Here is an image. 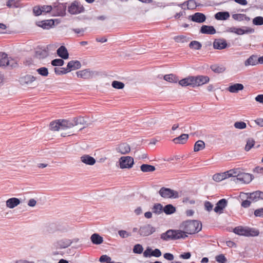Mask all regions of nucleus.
I'll list each match as a JSON object with an SVG mask.
<instances>
[{"label":"nucleus","mask_w":263,"mask_h":263,"mask_svg":"<svg viewBox=\"0 0 263 263\" xmlns=\"http://www.w3.org/2000/svg\"><path fill=\"white\" fill-rule=\"evenodd\" d=\"M182 228L184 231L169 230L162 234L161 238L167 241L185 238L186 234H193L201 231L202 224L198 220H187L182 223Z\"/></svg>","instance_id":"nucleus-1"},{"label":"nucleus","mask_w":263,"mask_h":263,"mask_svg":"<svg viewBox=\"0 0 263 263\" xmlns=\"http://www.w3.org/2000/svg\"><path fill=\"white\" fill-rule=\"evenodd\" d=\"M235 173L233 174V181L237 182L238 180L245 183H249L253 179V175L249 173L241 172L239 169H233Z\"/></svg>","instance_id":"nucleus-2"},{"label":"nucleus","mask_w":263,"mask_h":263,"mask_svg":"<svg viewBox=\"0 0 263 263\" xmlns=\"http://www.w3.org/2000/svg\"><path fill=\"white\" fill-rule=\"evenodd\" d=\"M160 195L164 198H178L179 193L169 188L162 187L159 191Z\"/></svg>","instance_id":"nucleus-3"},{"label":"nucleus","mask_w":263,"mask_h":263,"mask_svg":"<svg viewBox=\"0 0 263 263\" xmlns=\"http://www.w3.org/2000/svg\"><path fill=\"white\" fill-rule=\"evenodd\" d=\"M246 29H243L240 28H237L235 27H229L227 29V31L234 33L238 35H242L244 34H249V33H253L254 32V29L249 27H245Z\"/></svg>","instance_id":"nucleus-4"},{"label":"nucleus","mask_w":263,"mask_h":263,"mask_svg":"<svg viewBox=\"0 0 263 263\" xmlns=\"http://www.w3.org/2000/svg\"><path fill=\"white\" fill-rule=\"evenodd\" d=\"M134 164V159L130 156H123L119 159L120 167L122 169L130 168Z\"/></svg>","instance_id":"nucleus-5"},{"label":"nucleus","mask_w":263,"mask_h":263,"mask_svg":"<svg viewBox=\"0 0 263 263\" xmlns=\"http://www.w3.org/2000/svg\"><path fill=\"white\" fill-rule=\"evenodd\" d=\"M84 11V7L77 1H74L68 8V11L71 14H79Z\"/></svg>","instance_id":"nucleus-6"},{"label":"nucleus","mask_w":263,"mask_h":263,"mask_svg":"<svg viewBox=\"0 0 263 263\" xmlns=\"http://www.w3.org/2000/svg\"><path fill=\"white\" fill-rule=\"evenodd\" d=\"M233 174L235 173L232 169L223 173L216 174L213 175V179L216 182H220L228 178L233 177Z\"/></svg>","instance_id":"nucleus-7"},{"label":"nucleus","mask_w":263,"mask_h":263,"mask_svg":"<svg viewBox=\"0 0 263 263\" xmlns=\"http://www.w3.org/2000/svg\"><path fill=\"white\" fill-rule=\"evenodd\" d=\"M77 75L79 78L88 79L98 75V73L97 71H91L89 69H86L77 71Z\"/></svg>","instance_id":"nucleus-8"},{"label":"nucleus","mask_w":263,"mask_h":263,"mask_svg":"<svg viewBox=\"0 0 263 263\" xmlns=\"http://www.w3.org/2000/svg\"><path fill=\"white\" fill-rule=\"evenodd\" d=\"M66 4L59 3L52 7V14L57 16H63L65 14Z\"/></svg>","instance_id":"nucleus-9"},{"label":"nucleus","mask_w":263,"mask_h":263,"mask_svg":"<svg viewBox=\"0 0 263 263\" xmlns=\"http://www.w3.org/2000/svg\"><path fill=\"white\" fill-rule=\"evenodd\" d=\"M16 64L12 59L9 60L7 54L4 52H0V67L1 66H10L12 67L14 64Z\"/></svg>","instance_id":"nucleus-10"},{"label":"nucleus","mask_w":263,"mask_h":263,"mask_svg":"<svg viewBox=\"0 0 263 263\" xmlns=\"http://www.w3.org/2000/svg\"><path fill=\"white\" fill-rule=\"evenodd\" d=\"M155 231V228L150 224H145L140 227L139 233L140 235L146 236L152 234Z\"/></svg>","instance_id":"nucleus-11"},{"label":"nucleus","mask_w":263,"mask_h":263,"mask_svg":"<svg viewBox=\"0 0 263 263\" xmlns=\"http://www.w3.org/2000/svg\"><path fill=\"white\" fill-rule=\"evenodd\" d=\"M79 241V239L77 238L70 239L64 238L60 239L57 241V245L59 247H69L72 244H76Z\"/></svg>","instance_id":"nucleus-12"},{"label":"nucleus","mask_w":263,"mask_h":263,"mask_svg":"<svg viewBox=\"0 0 263 263\" xmlns=\"http://www.w3.org/2000/svg\"><path fill=\"white\" fill-rule=\"evenodd\" d=\"M36 80V78L30 74H26L20 78L19 82L21 85L27 86L31 84Z\"/></svg>","instance_id":"nucleus-13"},{"label":"nucleus","mask_w":263,"mask_h":263,"mask_svg":"<svg viewBox=\"0 0 263 263\" xmlns=\"http://www.w3.org/2000/svg\"><path fill=\"white\" fill-rule=\"evenodd\" d=\"M161 255V252L158 249L153 250L151 248H147V249L143 252V256L144 257H151L154 256L159 257Z\"/></svg>","instance_id":"nucleus-14"},{"label":"nucleus","mask_w":263,"mask_h":263,"mask_svg":"<svg viewBox=\"0 0 263 263\" xmlns=\"http://www.w3.org/2000/svg\"><path fill=\"white\" fill-rule=\"evenodd\" d=\"M116 151L122 155H125L130 152V147L127 143H122L116 147Z\"/></svg>","instance_id":"nucleus-15"},{"label":"nucleus","mask_w":263,"mask_h":263,"mask_svg":"<svg viewBox=\"0 0 263 263\" xmlns=\"http://www.w3.org/2000/svg\"><path fill=\"white\" fill-rule=\"evenodd\" d=\"M247 195V199L253 202H256L260 199H263V192L259 191H257L249 194L248 193Z\"/></svg>","instance_id":"nucleus-16"},{"label":"nucleus","mask_w":263,"mask_h":263,"mask_svg":"<svg viewBox=\"0 0 263 263\" xmlns=\"http://www.w3.org/2000/svg\"><path fill=\"white\" fill-rule=\"evenodd\" d=\"M227 200L226 199H221L218 201L216 204V206L214 209V211L216 213H222L223 209L227 205Z\"/></svg>","instance_id":"nucleus-17"},{"label":"nucleus","mask_w":263,"mask_h":263,"mask_svg":"<svg viewBox=\"0 0 263 263\" xmlns=\"http://www.w3.org/2000/svg\"><path fill=\"white\" fill-rule=\"evenodd\" d=\"M227 45V43L224 39H215L213 42V47L216 49L221 50L225 49Z\"/></svg>","instance_id":"nucleus-18"},{"label":"nucleus","mask_w":263,"mask_h":263,"mask_svg":"<svg viewBox=\"0 0 263 263\" xmlns=\"http://www.w3.org/2000/svg\"><path fill=\"white\" fill-rule=\"evenodd\" d=\"M191 20L193 22L201 23L204 22L206 20L205 15L202 13L196 12L194 14L190 16Z\"/></svg>","instance_id":"nucleus-19"},{"label":"nucleus","mask_w":263,"mask_h":263,"mask_svg":"<svg viewBox=\"0 0 263 263\" xmlns=\"http://www.w3.org/2000/svg\"><path fill=\"white\" fill-rule=\"evenodd\" d=\"M81 67V64L79 61H70L67 64L66 69L68 72H69L71 70L78 69Z\"/></svg>","instance_id":"nucleus-20"},{"label":"nucleus","mask_w":263,"mask_h":263,"mask_svg":"<svg viewBox=\"0 0 263 263\" xmlns=\"http://www.w3.org/2000/svg\"><path fill=\"white\" fill-rule=\"evenodd\" d=\"M80 160L83 163L89 165H93L96 162V159L93 157L88 155H83L80 157Z\"/></svg>","instance_id":"nucleus-21"},{"label":"nucleus","mask_w":263,"mask_h":263,"mask_svg":"<svg viewBox=\"0 0 263 263\" xmlns=\"http://www.w3.org/2000/svg\"><path fill=\"white\" fill-rule=\"evenodd\" d=\"M258 58L256 55H251L247 60L245 61L244 64L245 66H255L259 64L258 62Z\"/></svg>","instance_id":"nucleus-22"},{"label":"nucleus","mask_w":263,"mask_h":263,"mask_svg":"<svg viewBox=\"0 0 263 263\" xmlns=\"http://www.w3.org/2000/svg\"><path fill=\"white\" fill-rule=\"evenodd\" d=\"M202 34H214L216 31L214 27L212 26L203 25L200 30Z\"/></svg>","instance_id":"nucleus-23"},{"label":"nucleus","mask_w":263,"mask_h":263,"mask_svg":"<svg viewBox=\"0 0 263 263\" xmlns=\"http://www.w3.org/2000/svg\"><path fill=\"white\" fill-rule=\"evenodd\" d=\"M20 202L19 199L13 197L8 199L6 202V204L7 208L13 209L18 205Z\"/></svg>","instance_id":"nucleus-24"},{"label":"nucleus","mask_w":263,"mask_h":263,"mask_svg":"<svg viewBox=\"0 0 263 263\" xmlns=\"http://www.w3.org/2000/svg\"><path fill=\"white\" fill-rule=\"evenodd\" d=\"M196 81L197 87L208 83L210 81V78L206 76L199 75L196 76Z\"/></svg>","instance_id":"nucleus-25"},{"label":"nucleus","mask_w":263,"mask_h":263,"mask_svg":"<svg viewBox=\"0 0 263 263\" xmlns=\"http://www.w3.org/2000/svg\"><path fill=\"white\" fill-rule=\"evenodd\" d=\"M57 54L63 59H67L69 57V53L66 48L61 46L57 50Z\"/></svg>","instance_id":"nucleus-26"},{"label":"nucleus","mask_w":263,"mask_h":263,"mask_svg":"<svg viewBox=\"0 0 263 263\" xmlns=\"http://www.w3.org/2000/svg\"><path fill=\"white\" fill-rule=\"evenodd\" d=\"M90 240L93 245H99L103 242V238L98 233H93L90 236Z\"/></svg>","instance_id":"nucleus-27"},{"label":"nucleus","mask_w":263,"mask_h":263,"mask_svg":"<svg viewBox=\"0 0 263 263\" xmlns=\"http://www.w3.org/2000/svg\"><path fill=\"white\" fill-rule=\"evenodd\" d=\"M243 85L240 83H235L230 85L228 88V90L231 93H237L239 90L243 89Z\"/></svg>","instance_id":"nucleus-28"},{"label":"nucleus","mask_w":263,"mask_h":263,"mask_svg":"<svg viewBox=\"0 0 263 263\" xmlns=\"http://www.w3.org/2000/svg\"><path fill=\"white\" fill-rule=\"evenodd\" d=\"M54 25V22L52 20L40 21L37 23V25L43 29H48Z\"/></svg>","instance_id":"nucleus-29"},{"label":"nucleus","mask_w":263,"mask_h":263,"mask_svg":"<svg viewBox=\"0 0 263 263\" xmlns=\"http://www.w3.org/2000/svg\"><path fill=\"white\" fill-rule=\"evenodd\" d=\"M48 55V51L45 49H37L35 52V57L39 59H43Z\"/></svg>","instance_id":"nucleus-30"},{"label":"nucleus","mask_w":263,"mask_h":263,"mask_svg":"<svg viewBox=\"0 0 263 263\" xmlns=\"http://www.w3.org/2000/svg\"><path fill=\"white\" fill-rule=\"evenodd\" d=\"M188 138V134H182L180 136L174 138L173 141L176 144H184L187 141Z\"/></svg>","instance_id":"nucleus-31"},{"label":"nucleus","mask_w":263,"mask_h":263,"mask_svg":"<svg viewBox=\"0 0 263 263\" xmlns=\"http://www.w3.org/2000/svg\"><path fill=\"white\" fill-rule=\"evenodd\" d=\"M230 17V14L227 11L218 12L215 14V18L217 20H227Z\"/></svg>","instance_id":"nucleus-32"},{"label":"nucleus","mask_w":263,"mask_h":263,"mask_svg":"<svg viewBox=\"0 0 263 263\" xmlns=\"http://www.w3.org/2000/svg\"><path fill=\"white\" fill-rule=\"evenodd\" d=\"M248 227L239 226L234 229V232L238 235L247 236Z\"/></svg>","instance_id":"nucleus-33"},{"label":"nucleus","mask_w":263,"mask_h":263,"mask_svg":"<svg viewBox=\"0 0 263 263\" xmlns=\"http://www.w3.org/2000/svg\"><path fill=\"white\" fill-rule=\"evenodd\" d=\"M57 230V225L54 223H51L45 227L44 231L46 233H53Z\"/></svg>","instance_id":"nucleus-34"},{"label":"nucleus","mask_w":263,"mask_h":263,"mask_svg":"<svg viewBox=\"0 0 263 263\" xmlns=\"http://www.w3.org/2000/svg\"><path fill=\"white\" fill-rule=\"evenodd\" d=\"M243 251H239V255L242 257H250L253 254L252 248H244Z\"/></svg>","instance_id":"nucleus-35"},{"label":"nucleus","mask_w":263,"mask_h":263,"mask_svg":"<svg viewBox=\"0 0 263 263\" xmlns=\"http://www.w3.org/2000/svg\"><path fill=\"white\" fill-rule=\"evenodd\" d=\"M61 127L62 129L70 128L73 127L72 120H60Z\"/></svg>","instance_id":"nucleus-36"},{"label":"nucleus","mask_w":263,"mask_h":263,"mask_svg":"<svg viewBox=\"0 0 263 263\" xmlns=\"http://www.w3.org/2000/svg\"><path fill=\"white\" fill-rule=\"evenodd\" d=\"M141 171L144 173L152 172L155 171V167L153 165L143 164L140 166Z\"/></svg>","instance_id":"nucleus-37"},{"label":"nucleus","mask_w":263,"mask_h":263,"mask_svg":"<svg viewBox=\"0 0 263 263\" xmlns=\"http://www.w3.org/2000/svg\"><path fill=\"white\" fill-rule=\"evenodd\" d=\"M259 234V231L255 228H250L248 227L247 237H255Z\"/></svg>","instance_id":"nucleus-38"},{"label":"nucleus","mask_w":263,"mask_h":263,"mask_svg":"<svg viewBox=\"0 0 263 263\" xmlns=\"http://www.w3.org/2000/svg\"><path fill=\"white\" fill-rule=\"evenodd\" d=\"M211 69L213 71L217 73H222L226 70V68L224 66L222 65H218L217 64L211 65Z\"/></svg>","instance_id":"nucleus-39"},{"label":"nucleus","mask_w":263,"mask_h":263,"mask_svg":"<svg viewBox=\"0 0 263 263\" xmlns=\"http://www.w3.org/2000/svg\"><path fill=\"white\" fill-rule=\"evenodd\" d=\"M176 211V208L172 204H169L166 205L163 208V212L167 215H170Z\"/></svg>","instance_id":"nucleus-40"},{"label":"nucleus","mask_w":263,"mask_h":263,"mask_svg":"<svg viewBox=\"0 0 263 263\" xmlns=\"http://www.w3.org/2000/svg\"><path fill=\"white\" fill-rule=\"evenodd\" d=\"M205 147V143L202 140H198L197 141L194 147V152H198L200 150H202L204 149Z\"/></svg>","instance_id":"nucleus-41"},{"label":"nucleus","mask_w":263,"mask_h":263,"mask_svg":"<svg viewBox=\"0 0 263 263\" xmlns=\"http://www.w3.org/2000/svg\"><path fill=\"white\" fill-rule=\"evenodd\" d=\"M50 128L51 130L57 131L61 129L60 120L51 122L50 123Z\"/></svg>","instance_id":"nucleus-42"},{"label":"nucleus","mask_w":263,"mask_h":263,"mask_svg":"<svg viewBox=\"0 0 263 263\" xmlns=\"http://www.w3.org/2000/svg\"><path fill=\"white\" fill-rule=\"evenodd\" d=\"M72 121L73 126L78 125L79 124L84 125L86 122L84 119L82 117L74 118L72 119Z\"/></svg>","instance_id":"nucleus-43"},{"label":"nucleus","mask_w":263,"mask_h":263,"mask_svg":"<svg viewBox=\"0 0 263 263\" xmlns=\"http://www.w3.org/2000/svg\"><path fill=\"white\" fill-rule=\"evenodd\" d=\"M152 211L156 214H160L163 211V206L160 203H156L152 208Z\"/></svg>","instance_id":"nucleus-44"},{"label":"nucleus","mask_w":263,"mask_h":263,"mask_svg":"<svg viewBox=\"0 0 263 263\" xmlns=\"http://www.w3.org/2000/svg\"><path fill=\"white\" fill-rule=\"evenodd\" d=\"M163 78L165 81L171 83H177L178 81L177 77L173 74H166Z\"/></svg>","instance_id":"nucleus-45"},{"label":"nucleus","mask_w":263,"mask_h":263,"mask_svg":"<svg viewBox=\"0 0 263 263\" xmlns=\"http://www.w3.org/2000/svg\"><path fill=\"white\" fill-rule=\"evenodd\" d=\"M255 141L252 138H249L247 140V143L245 147L246 151H249L254 145Z\"/></svg>","instance_id":"nucleus-46"},{"label":"nucleus","mask_w":263,"mask_h":263,"mask_svg":"<svg viewBox=\"0 0 263 263\" xmlns=\"http://www.w3.org/2000/svg\"><path fill=\"white\" fill-rule=\"evenodd\" d=\"M189 47L191 49L199 50L201 48L202 45L200 42L198 41H193L191 42V43L189 44Z\"/></svg>","instance_id":"nucleus-47"},{"label":"nucleus","mask_w":263,"mask_h":263,"mask_svg":"<svg viewBox=\"0 0 263 263\" xmlns=\"http://www.w3.org/2000/svg\"><path fill=\"white\" fill-rule=\"evenodd\" d=\"M184 3H186L187 9L190 10L195 9L197 6L194 0H189L184 2Z\"/></svg>","instance_id":"nucleus-48"},{"label":"nucleus","mask_w":263,"mask_h":263,"mask_svg":"<svg viewBox=\"0 0 263 263\" xmlns=\"http://www.w3.org/2000/svg\"><path fill=\"white\" fill-rule=\"evenodd\" d=\"M174 40L177 43H186L189 41V39L184 35L176 36Z\"/></svg>","instance_id":"nucleus-49"},{"label":"nucleus","mask_w":263,"mask_h":263,"mask_svg":"<svg viewBox=\"0 0 263 263\" xmlns=\"http://www.w3.org/2000/svg\"><path fill=\"white\" fill-rule=\"evenodd\" d=\"M253 24L256 26H261L263 25V17L256 16L252 20Z\"/></svg>","instance_id":"nucleus-50"},{"label":"nucleus","mask_w":263,"mask_h":263,"mask_svg":"<svg viewBox=\"0 0 263 263\" xmlns=\"http://www.w3.org/2000/svg\"><path fill=\"white\" fill-rule=\"evenodd\" d=\"M112 86L116 89H122L124 87V84L121 82L114 81L111 84Z\"/></svg>","instance_id":"nucleus-51"},{"label":"nucleus","mask_w":263,"mask_h":263,"mask_svg":"<svg viewBox=\"0 0 263 263\" xmlns=\"http://www.w3.org/2000/svg\"><path fill=\"white\" fill-rule=\"evenodd\" d=\"M64 63V60L61 59H55L51 61V64L53 66H61Z\"/></svg>","instance_id":"nucleus-52"},{"label":"nucleus","mask_w":263,"mask_h":263,"mask_svg":"<svg viewBox=\"0 0 263 263\" xmlns=\"http://www.w3.org/2000/svg\"><path fill=\"white\" fill-rule=\"evenodd\" d=\"M54 72L58 75L64 74L68 73L66 68H54Z\"/></svg>","instance_id":"nucleus-53"},{"label":"nucleus","mask_w":263,"mask_h":263,"mask_svg":"<svg viewBox=\"0 0 263 263\" xmlns=\"http://www.w3.org/2000/svg\"><path fill=\"white\" fill-rule=\"evenodd\" d=\"M234 126L236 128L242 129L246 128L247 125L245 122L242 121H239L236 122L234 124Z\"/></svg>","instance_id":"nucleus-54"},{"label":"nucleus","mask_w":263,"mask_h":263,"mask_svg":"<svg viewBox=\"0 0 263 263\" xmlns=\"http://www.w3.org/2000/svg\"><path fill=\"white\" fill-rule=\"evenodd\" d=\"M37 72L39 74L42 76H47L48 74V69L46 67H41L36 70Z\"/></svg>","instance_id":"nucleus-55"},{"label":"nucleus","mask_w":263,"mask_h":263,"mask_svg":"<svg viewBox=\"0 0 263 263\" xmlns=\"http://www.w3.org/2000/svg\"><path fill=\"white\" fill-rule=\"evenodd\" d=\"M19 3L17 0H9L7 2L6 4L8 7H17Z\"/></svg>","instance_id":"nucleus-56"},{"label":"nucleus","mask_w":263,"mask_h":263,"mask_svg":"<svg viewBox=\"0 0 263 263\" xmlns=\"http://www.w3.org/2000/svg\"><path fill=\"white\" fill-rule=\"evenodd\" d=\"M189 86L192 87H196V76H190L187 77Z\"/></svg>","instance_id":"nucleus-57"},{"label":"nucleus","mask_w":263,"mask_h":263,"mask_svg":"<svg viewBox=\"0 0 263 263\" xmlns=\"http://www.w3.org/2000/svg\"><path fill=\"white\" fill-rule=\"evenodd\" d=\"M216 260L219 263H226L227 258L223 254H219L215 257Z\"/></svg>","instance_id":"nucleus-58"},{"label":"nucleus","mask_w":263,"mask_h":263,"mask_svg":"<svg viewBox=\"0 0 263 263\" xmlns=\"http://www.w3.org/2000/svg\"><path fill=\"white\" fill-rule=\"evenodd\" d=\"M41 7L42 12L48 13L51 12L52 13V7L50 5H44Z\"/></svg>","instance_id":"nucleus-59"},{"label":"nucleus","mask_w":263,"mask_h":263,"mask_svg":"<svg viewBox=\"0 0 263 263\" xmlns=\"http://www.w3.org/2000/svg\"><path fill=\"white\" fill-rule=\"evenodd\" d=\"M232 16L236 21H243L244 14H234Z\"/></svg>","instance_id":"nucleus-60"},{"label":"nucleus","mask_w":263,"mask_h":263,"mask_svg":"<svg viewBox=\"0 0 263 263\" xmlns=\"http://www.w3.org/2000/svg\"><path fill=\"white\" fill-rule=\"evenodd\" d=\"M33 12L36 16H39L42 13V9L40 6H35L33 8Z\"/></svg>","instance_id":"nucleus-61"},{"label":"nucleus","mask_w":263,"mask_h":263,"mask_svg":"<svg viewBox=\"0 0 263 263\" xmlns=\"http://www.w3.org/2000/svg\"><path fill=\"white\" fill-rule=\"evenodd\" d=\"M118 234L119 236L122 238H127L130 235V234L128 232L125 230L119 231Z\"/></svg>","instance_id":"nucleus-62"},{"label":"nucleus","mask_w":263,"mask_h":263,"mask_svg":"<svg viewBox=\"0 0 263 263\" xmlns=\"http://www.w3.org/2000/svg\"><path fill=\"white\" fill-rule=\"evenodd\" d=\"M110 260L111 258L106 255H103L99 258V261L101 262H108Z\"/></svg>","instance_id":"nucleus-63"},{"label":"nucleus","mask_w":263,"mask_h":263,"mask_svg":"<svg viewBox=\"0 0 263 263\" xmlns=\"http://www.w3.org/2000/svg\"><path fill=\"white\" fill-rule=\"evenodd\" d=\"M254 215L256 217H263V208L255 210Z\"/></svg>","instance_id":"nucleus-64"}]
</instances>
